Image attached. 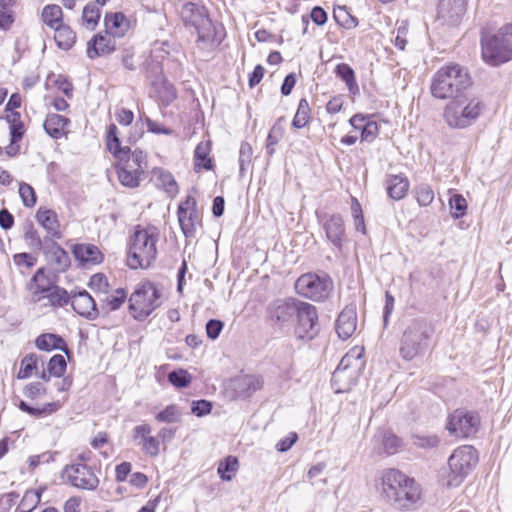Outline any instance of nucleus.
<instances>
[{
    "instance_id": "4d7b16f0",
    "label": "nucleus",
    "mask_w": 512,
    "mask_h": 512,
    "mask_svg": "<svg viewBox=\"0 0 512 512\" xmlns=\"http://www.w3.org/2000/svg\"><path fill=\"white\" fill-rule=\"evenodd\" d=\"M158 93H159V99L161 100L162 104L165 106L169 105L177 97V92H176V89L174 88V86L169 83H166V82H164L161 85Z\"/></svg>"
},
{
    "instance_id": "6e6d98bb",
    "label": "nucleus",
    "mask_w": 512,
    "mask_h": 512,
    "mask_svg": "<svg viewBox=\"0 0 512 512\" xmlns=\"http://www.w3.org/2000/svg\"><path fill=\"white\" fill-rule=\"evenodd\" d=\"M19 195L26 207H33L36 204V193L32 186L27 183H21L19 186Z\"/></svg>"
},
{
    "instance_id": "37998d69",
    "label": "nucleus",
    "mask_w": 512,
    "mask_h": 512,
    "mask_svg": "<svg viewBox=\"0 0 512 512\" xmlns=\"http://www.w3.org/2000/svg\"><path fill=\"white\" fill-rule=\"evenodd\" d=\"M118 179L123 186L129 188L138 187L144 174L135 172V170H129L126 168H116Z\"/></svg>"
},
{
    "instance_id": "4468645a",
    "label": "nucleus",
    "mask_w": 512,
    "mask_h": 512,
    "mask_svg": "<svg viewBox=\"0 0 512 512\" xmlns=\"http://www.w3.org/2000/svg\"><path fill=\"white\" fill-rule=\"evenodd\" d=\"M295 317L297 319L296 332L299 337L312 339L317 334L318 315L316 307L299 300Z\"/></svg>"
},
{
    "instance_id": "39448f33",
    "label": "nucleus",
    "mask_w": 512,
    "mask_h": 512,
    "mask_svg": "<svg viewBox=\"0 0 512 512\" xmlns=\"http://www.w3.org/2000/svg\"><path fill=\"white\" fill-rule=\"evenodd\" d=\"M485 108L478 97H467L465 94L451 100L444 108L443 118L452 129H465L472 126L481 116Z\"/></svg>"
},
{
    "instance_id": "a211bd4d",
    "label": "nucleus",
    "mask_w": 512,
    "mask_h": 512,
    "mask_svg": "<svg viewBox=\"0 0 512 512\" xmlns=\"http://www.w3.org/2000/svg\"><path fill=\"white\" fill-rule=\"evenodd\" d=\"M323 229L327 239L340 250L345 240V225L342 216L339 214L327 216L323 222Z\"/></svg>"
},
{
    "instance_id": "603ef678",
    "label": "nucleus",
    "mask_w": 512,
    "mask_h": 512,
    "mask_svg": "<svg viewBox=\"0 0 512 512\" xmlns=\"http://www.w3.org/2000/svg\"><path fill=\"white\" fill-rule=\"evenodd\" d=\"M449 206L451 209L452 217L458 219L465 214L467 209V202L462 195L454 194L449 199Z\"/></svg>"
},
{
    "instance_id": "4c0bfd02",
    "label": "nucleus",
    "mask_w": 512,
    "mask_h": 512,
    "mask_svg": "<svg viewBox=\"0 0 512 512\" xmlns=\"http://www.w3.org/2000/svg\"><path fill=\"white\" fill-rule=\"evenodd\" d=\"M35 345L38 349L44 350V351H51L53 349H61L66 351L65 347V341L55 334H42L37 337L35 341Z\"/></svg>"
},
{
    "instance_id": "052dcab7",
    "label": "nucleus",
    "mask_w": 512,
    "mask_h": 512,
    "mask_svg": "<svg viewBox=\"0 0 512 512\" xmlns=\"http://www.w3.org/2000/svg\"><path fill=\"white\" fill-rule=\"evenodd\" d=\"M12 122L10 126L11 142L14 143L20 140L23 136V124L20 121V114L15 112L12 114Z\"/></svg>"
},
{
    "instance_id": "a18cd8bd",
    "label": "nucleus",
    "mask_w": 512,
    "mask_h": 512,
    "mask_svg": "<svg viewBox=\"0 0 512 512\" xmlns=\"http://www.w3.org/2000/svg\"><path fill=\"white\" fill-rule=\"evenodd\" d=\"M38 365V356L36 354H28L26 355L22 361L20 370L17 374L18 379H27L29 378L34 371L37 370Z\"/></svg>"
},
{
    "instance_id": "c03bdc74",
    "label": "nucleus",
    "mask_w": 512,
    "mask_h": 512,
    "mask_svg": "<svg viewBox=\"0 0 512 512\" xmlns=\"http://www.w3.org/2000/svg\"><path fill=\"white\" fill-rule=\"evenodd\" d=\"M238 470V460L233 456H228L224 461L219 463L217 472L220 478L225 481H230L234 473Z\"/></svg>"
},
{
    "instance_id": "7c9ffc66",
    "label": "nucleus",
    "mask_w": 512,
    "mask_h": 512,
    "mask_svg": "<svg viewBox=\"0 0 512 512\" xmlns=\"http://www.w3.org/2000/svg\"><path fill=\"white\" fill-rule=\"evenodd\" d=\"M55 31L54 40L57 46L63 50H69L76 42V33L66 24L53 29Z\"/></svg>"
},
{
    "instance_id": "e2e57ef3",
    "label": "nucleus",
    "mask_w": 512,
    "mask_h": 512,
    "mask_svg": "<svg viewBox=\"0 0 512 512\" xmlns=\"http://www.w3.org/2000/svg\"><path fill=\"white\" fill-rule=\"evenodd\" d=\"M253 150L249 143L242 142L239 150V167L240 171L245 170V166L250 164Z\"/></svg>"
},
{
    "instance_id": "cd10ccee",
    "label": "nucleus",
    "mask_w": 512,
    "mask_h": 512,
    "mask_svg": "<svg viewBox=\"0 0 512 512\" xmlns=\"http://www.w3.org/2000/svg\"><path fill=\"white\" fill-rule=\"evenodd\" d=\"M70 120L59 114H48L43 127L48 135L54 139H59L65 134V128Z\"/></svg>"
},
{
    "instance_id": "0eeeda50",
    "label": "nucleus",
    "mask_w": 512,
    "mask_h": 512,
    "mask_svg": "<svg viewBox=\"0 0 512 512\" xmlns=\"http://www.w3.org/2000/svg\"><path fill=\"white\" fill-rule=\"evenodd\" d=\"M481 55L490 66L508 62L512 58V25L500 28L493 35L482 36Z\"/></svg>"
},
{
    "instance_id": "ea45409f",
    "label": "nucleus",
    "mask_w": 512,
    "mask_h": 512,
    "mask_svg": "<svg viewBox=\"0 0 512 512\" xmlns=\"http://www.w3.org/2000/svg\"><path fill=\"white\" fill-rule=\"evenodd\" d=\"M402 446V440L390 431H385L382 434L380 453L387 455L395 454Z\"/></svg>"
},
{
    "instance_id": "774afa93",
    "label": "nucleus",
    "mask_w": 512,
    "mask_h": 512,
    "mask_svg": "<svg viewBox=\"0 0 512 512\" xmlns=\"http://www.w3.org/2000/svg\"><path fill=\"white\" fill-rule=\"evenodd\" d=\"M13 261L17 266H25L26 268H32L37 259L29 253H19L13 256Z\"/></svg>"
},
{
    "instance_id": "338daca9",
    "label": "nucleus",
    "mask_w": 512,
    "mask_h": 512,
    "mask_svg": "<svg viewBox=\"0 0 512 512\" xmlns=\"http://www.w3.org/2000/svg\"><path fill=\"white\" fill-rule=\"evenodd\" d=\"M222 329L223 322L220 320L211 319L206 323L207 336L212 340H215L219 337Z\"/></svg>"
},
{
    "instance_id": "680f3d73",
    "label": "nucleus",
    "mask_w": 512,
    "mask_h": 512,
    "mask_svg": "<svg viewBox=\"0 0 512 512\" xmlns=\"http://www.w3.org/2000/svg\"><path fill=\"white\" fill-rule=\"evenodd\" d=\"M379 133V126L375 121H367L365 127H362L361 140L366 142H372Z\"/></svg>"
},
{
    "instance_id": "a878e982",
    "label": "nucleus",
    "mask_w": 512,
    "mask_h": 512,
    "mask_svg": "<svg viewBox=\"0 0 512 512\" xmlns=\"http://www.w3.org/2000/svg\"><path fill=\"white\" fill-rule=\"evenodd\" d=\"M36 219L52 239H60L62 237L56 212L50 209L40 208L36 213Z\"/></svg>"
},
{
    "instance_id": "5701e85b",
    "label": "nucleus",
    "mask_w": 512,
    "mask_h": 512,
    "mask_svg": "<svg viewBox=\"0 0 512 512\" xmlns=\"http://www.w3.org/2000/svg\"><path fill=\"white\" fill-rule=\"evenodd\" d=\"M115 50L114 37L109 35L97 34L88 42L87 56L94 59L105 54H109Z\"/></svg>"
},
{
    "instance_id": "79ce46f5",
    "label": "nucleus",
    "mask_w": 512,
    "mask_h": 512,
    "mask_svg": "<svg viewBox=\"0 0 512 512\" xmlns=\"http://www.w3.org/2000/svg\"><path fill=\"white\" fill-rule=\"evenodd\" d=\"M335 73L337 77H339L346 83L349 91L354 92V90H358L354 70L348 64H338L336 66Z\"/></svg>"
},
{
    "instance_id": "e433bc0d",
    "label": "nucleus",
    "mask_w": 512,
    "mask_h": 512,
    "mask_svg": "<svg viewBox=\"0 0 512 512\" xmlns=\"http://www.w3.org/2000/svg\"><path fill=\"white\" fill-rule=\"evenodd\" d=\"M284 121V117L278 118L268 133L266 139V150L267 154L270 156L274 154L275 146L278 144V142L282 139L284 135L285 130L282 124Z\"/></svg>"
},
{
    "instance_id": "49530a36",
    "label": "nucleus",
    "mask_w": 512,
    "mask_h": 512,
    "mask_svg": "<svg viewBox=\"0 0 512 512\" xmlns=\"http://www.w3.org/2000/svg\"><path fill=\"white\" fill-rule=\"evenodd\" d=\"M24 240L31 249L43 251L44 240L40 238L38 231L34 228L32 223L27 224L25 227Z\"/></svg>"
},
{
    "instance_id": "f03ea898",
    "label": "nucleus",
    "mask_w": 512,
    "mask_h": 512,
    "mask_svg": "<svg viewBox=\"0 0 512 512\" xmlns=\"http://www.w3.org/2000/svg\"><path fill=\"white\" fill-rule=\"evenodd\" d=\"M468 71L459 64H449L438 69L432 77L430 91L437 99H455L470 87Z\"/></svg>"
},
{
    "instance_id": "3c124183",
    "label": "nucleus",
    "mask_w": 512,
    "mask_h": 512,
    "mask_svg": "<svg viewBox=\"0 0 512 512\" xmlns=\"http://www.w3.org/2000/svg\"><path fill=\"white\" fill-rule=\"evenodd\" d=\"M416 200L420 206H429L434 200V192L432 188L425 183H421L415 187Z\"/></svg>"
},
{
    "instance_id": "473e14b6",
    "label": "nucleus",
    "mask_w": 512,
    "mask_h": 512,
    "mask_svg": "<svg viewBox=\"0 0 512 512\" xmlns=\"http://www.w3.org/2000/svg\"><path fill=\"white\" fill-rule=\"evenodd\" d=\"M363 349L355 347L351 349L348 353H346L340 363L339 367L347 368V370L359 372L364 366V361L362 359Z\"/></svg>"
},
{
    "instance_id": "423d86ee",
    "label": "nucleus",
    "mask_w": 512,
    "mask_h": 512,
    "mask_svg": "<svg viewBox=\"0 0 512 512\" xmlns=\"http://www.w3.org/2000/svg\"><path fill=\"white\" fill-rule=\"evenodd\" d=\"M477 463L478 454L472 446L458 447L448 459V469L440 472V483L446 487L459 486Z\"/></svg>"
},
{
    "instance_id": "2f4dec72",
    "label": "nucleus",
    "mask_w": 512,
    "mask_h": 512,
    "mask_svg": "<svg viewBox=\"0 0 512 512\" xmlns=\"http://www.w3.org/2000/svg\"><path fill=\"white\" fill-rule=\"evenodd\" d=\"M41 19L49 28L55 29L63 23V11L56 4L46 5L41 13Z\"/></svg>"
},
{
    "instance_id": "13d9d810",
    "label": "nucleus",
    "mask_w": 512,
    "mask_h": 512,
    "mask_svg": "<svg viewBox=\"0 0 512 512\" xmlns=\"http://www.w3.org/2000/svg\"><path fill=\"white\" fill-rule=\"evenodd\" d=\"M127 297L126 292L123 289H117L113 294L106 297V304L109 310L114 311L121 307Z\"/></svg>"
},
{
    "instance_id": "c9c22d12",
    "label": "nucleus",
    "mask_w": 512,
    "mask_h": 512,
    "mask_svg": "<svg viewBox=\"0 0 512 512\" xmlns=\"http://www.w3.org/2000/svg\"><path fill=\"white\" fill-rule=\"evenodd\" d=\"M32 281L35 283V290L32 293V300L36 303L43 301V296L52 288L44 274V269L40 268L34 274Z\"/></svg>"
},
{
    "instance_id": "412c9836",
    "label": "nucleus",
    "mask_w": 512,
    "mask_h": 512,
    "mask_svg": "<svg viewBox=\"0 0 512 512\" xmlns=\"http://www.w3.org/2000/svg\"><path fill=\"white\" fill-rule=\"evenodd\" d=\"M262 380L260 377L255 375H239L231 380L230 387L233 390L235 396L245 397L249 396L262 387Z\"/></svg>"
},
{
    "instance_id": "72a5a7b5",
    "label": "nucleus",
    "mask_w": 512,
    "mask_h": 512,
    "mask_svg": "<svg viewBox=\"0 0 512 512\" xmlns=\"http://www.w3.org/2000/svg\"><path fill=\"white\" fill-rule=\"evenodd\" d=\"M210 150L211 147L209 141H202L196 146L194 151L195 169L204 168L206 170H211L213 168V161L209 157Z\"/></svg>"
},
{
    "instance_id": "de8ad7c7",
    "label": "nucleus",
    "mask_w": 512,
    "mask_h": 512,
    "mask_svg": "<svg viewBox=\"0 0 512 512\" xmlns=\"http://www.w3.org/2000/svg\"><path fill=\"white\" fill-rule=\"evenodd\" d=\"M335 21L345 29H352L358 25L357 19L345 7H338L333 11Z\"/></svg>"
},
{
    "instance_id": "f3484780",
    "label": "nucleus",
    "mask_w": 512,
    "mask_h": 512,
    "mask_svg": "<svg viewBox=\"0 0 512 512\" xmlns=\"http://www.w3.org/2000/svg\"><path fill=\"white\" fill-rule=\"evenodd\" d=\"M468 0H438V16L450 24H457L467 11Z\"/></svg>"
},
{
    "instance_id": "864d4df0",
    "label": "nucleus",
    "mask_w": 512,
    "mask_h": 512,
    "mask_svg": "<svg viewBox=\"0 0 512 512\" xmlns=\"http://www.w3.org/2000/svg\"><path fill=\"white\" fill-rule=\"evenodd\" d=\"M48 372L54 377H61L67 368V363L64 356L60 354L54 355L48 362Z\"/></svg>"
},
{
    "instance_id": "393cba45",
    "label": "nucleus",
    "mask_w": 512,
    "mask_h": 512,
    "mask_svg": "<svg viewBox=\"0 0 512 512\" xmlns=\"http://www.w3.org/2000/svg\"><path fill=\"white\" fill-rule=\"evenodd\" d=\"M106 31L112 37H123L130 28V21L122 12L106 14L104 18Z\"/></svg>"
},
{
    "instance_id": "c85d7f7f",
    "label": "nucleus",
    "mask_w": 512,
    "mask_h": 512,
    "mask_svg": "<svg viewBox=\"0 0 512 512\" xmlns=\"http://www.w3.org/2000/svg\"><path fill=\"white\" fill-rule=\"evenodd\" d=\"M74 256L82 262L100 263L103 259L99 248L92 244H78L73 249Z\"/></svg>"
},
{
    "instance_id": "7ed1b4c3",
    "label": "nucleus",
    "mask_w": 512,
    "mask_h": 512,
    "mask_svg": "<svg viewBox=\"0 0 512 512\" xmlns=\"http://www.w3.org/2000/svg\"><path fill=\"white\" fill-rule=\"evenodd\" d=\"M434 334L433 325L424 318H414L406 324L400 339L399 353L405 361L425 354Z\"/></svg>"
},
{
    "instance_id": "20e7f679",
    "label": "nucleus",
    "mask_w": 512,
    "mask_h": 512,
    "mask_svg": "<svg viewBox=\"0 0 512 512\" xmlns=\"http://www.w3.org/2000/svg\"><path fill=\"white\" fill-rule=\"evenodd\" d=\"M159 231L156 227L136 229L130 239L127 265L131 269H147L157 258L156 243Z\"/></svg>"
},
{
    "instance_id": "bf43d9fd",
    "label": "nucleus",
    "mask_w": 512,
    "mask_h": 512,
    "mask_svg": "<svg viewBox=\"0 0 512 512\" xmlns=\"http://www.w3.org/2000/svg\"><path fill=\"white\" fill-rule=\"evenodd\" d=\"M139 444L145 454L151 457H156L159 454L160 443L156 437L150 436L144 441H139Z\"/></svg>"
},
{
    "instance_id": "6e6552de",
    "label": "nucleus",
    "mask_w": 512,
    "mask_h": 512,
    "mask_svg": "<svg viewBox=\"0 0 512 512\" xmlns=\"http://www.w3.org/2000/svg\"><path fill=\"white\" fill-rule=\"evenodd\" d=\"M107 149L117 160L116 168H126L135 170L140 174L145 173L147 168V155L139 149L131 151L129 147H122L118 137V128L115 124H110L106 135Z\"/></svg>"
},
{
    "instance_id": "09e8293b",
    "label": "nucleus",
    "mask_w": 512,
    "mask_h": 512,
    "mask_svg": "<svg viewBox=\"0 0 512 512\" xmlns=\"http://www.w3.org/2000/svg\"><path fill=\"white\" fill-rule=\"evenodd\" d=\"M412 443L418 448L431 449L439 445L440 439L435 434H419L414 433L411 436Z\"/></svg>"
},
{
    "instance_id": "c756f323",
    "label": "nucleus",
    "mask_w": 512,
    "mask_h": 512,
    "mask_svg": "<svg viewBox=\"0 0 512 512\" xmlns=\"http://www.w3.org/2000/svg\"><path fill=\"white\" fill-rule=\"evenodd\" d=\"M71 296L68 292L59 286L52 288L43 296V306H52L54 308L63 307L70 302Z\"/></svg>"
},
{
    "instance_id": "8fccbe9b",
    "label": "nucleus",
    "mask_w": 512,
    "mask_h": 512,
    "mask_svg": "<svg viewBox=\"0 0 512 512\" xmlns=\"http://www.w3.org/2000/svg\"><path fill=\"white\" fill-rule=\"evenodd\" d=\"M155 419L161 423H176L181 419V412L177 405H168L164 410L160 411Z\"/></svg>"
},
{
    "instance_id": "f704fd0d",
    "label": "nucleus",
    "mask_w": 512,
    "mask_h": 512,
    "mask_svg": "<svg viewBox=\"0 0 512 512\" xmlns=\"http://www.w3.org/2000/svg\"><path fill=\"white\" fill-rule=\"evenodd\" d=\"M101 11L95 3H87L82 11L81 24L87 30H94L99 23Z\"/></svg>"
},
{
    "instance_id": "5fc2aeb1",
    "label": "nucleus",
    "mask_w": 512,
    "mask_h": 512,
    "mask_svg": "<svg viewBox=\"0 0 512 512\" xmlns=\"http://www.w3.org/2000/svg\"><path fill=\"white\" fill-rule=\"evenodd\" d=\"M168 381L177 388H185L190 384L191 376L186 370L180 369L170 372Z\"/></svg>"
},
{
    "instance_id": "2eb2a0df",
    "label": "nucleus",
    "mask_w": 512,
    "mask_h": 512,
    "mask_svg": "<svg viewBox=\"0 0 512 512\" xmlns=\"http://www.w3.org/2000/svg\"><path fill=\"white\" fill-rule=\"evenodd\" d=\"M178 221L186 237H193L196 231L198 221V212L196 209V199L187 196L185 201L178 207Z\"/></svg>"
},
{
    "instance_id": "58836bf2",
    "label": "nucleus",
    "mask_w": 512,
    "mask_h": 512,
    "mask_svg": "<svg viewBox=\"0 0 512 512\" xmlns=\"http://www.w3.org/2000/svg\"><path fill=\"white\" fill-rule=\"evenodd\" d=\"M14 0H0V30L8 31L14 23V13L12 6Z\"/></svg>"
},
{
    "instance_id": "9b49d317",
    "label": "nucleus",
    "mask_w": 512,
    "mask_h": 512,
    "mask_svg": "<svg viewBox=\"0 0 512 512\" xmlns=\"http://www.w3.org/2000/svg\"><path fill=\"white\" fill-rule=\"evenodd\" d=\"M295 289L298 294L314 301L326 299L333 289V282L326 274L318 275L306 273L301 275L296 283Z\"/></svg>"
},
{
    "instance_id": "f257e3e1",
    "label": "nucleus",
    "mask_w": 512,
    "mask_h": 512,
    "mask_svg": "<svg viewBox=\"0 0 512 512\" xmlns=\"http://www.w3.org/2000/svg\"><path fill=\"white\" fill-rule=\"evenodd\" d=\"M379 493L394 509L407 511L420 500L421 489L413 478L398 469L390 468L381 474Z\"/></svg>"
},
{
    "instance_id": "aec40b11",
    "label": "nucleus",
    "mask_w": 512,
    "mask_h": 512,
    "mask_svg": "<svg viewBox=\"0 0 512 512\" xmlns=\"http://www.w3.org/2000/svg\"><path fill=\"white\" fill-rule=\"evenodd\" d=\"M48 261L55 265L56 270L64 271L70 265L68 253L52 238H44V249L42 251Z\"/></svg>"
},
{
    "instance_id": "1a4fd4ad",
    "label": "nucleus",
    "mask_w": 512,
    "mask_h": 512,
    "mask_svg": "<svg viewBox=\"0 0 512 512\" xmlns=\"http://www.w3.org/2000/svg\"><path fill=\"white\" fill-rule=\"evenodd\" d=\"M162 293L156 284L144 282L135 289L129 298V311L137 321H144L161 306Z\"/></svg>"
},
{
    "instance_id": "ddd939ff",
    "label": "nucleus",
    "mask_w": 512,
    "mask_h": 512,
    "mask_svg": "<svg viewBox=\"0 0 512 512\" xmlns=\"http://www.w3.org/2000/svg\"><path fill=\"white\" fill-rule=\"evenodd\" d=\"M63 477L72 486L83 490L92 491L99 485V479L93 469L82 463L67 465L63 470Z\"/></svg>"
},
{
    "instance_id": "9d476101",
    "label": "nucleus",
    "mask_w": 512,
    "mask_h": 512,
    "mask_svg": "<svg viewBox=\"0 0 512 512\" xmlns=\"http://www.w3.org/2000/svg\"><path fill=\"white\" fill-rule=\"evenodd\" d=\"M180 15L186 27L195 29L199 43H213L215 28L204 6L187 2L182 6Z\"/></svg>"
},
{
    "instance_id": "6ab92c4d",
    "label": "nucleus",
    "mask_w": 512,
    "mask_h": 512,
    "mask_svg": "<svg viewBox=\"0 0 512 512\" xmlns=\"http://www.w3.org/2000/svg\"><path fill=\"white\" fill-rule=\"evenodd\" d=\"M70 303H71L73 310L77 314H79L89 320L96 319L99 314L98 310L96 308L95 300L85 290H82V291H79L78 293L73 294L71 296Z\"/></svg>"
},
{
    "instance_id": "dca6fc26",
    "label": "nucleus",
    "mask_w": 512,
    "mask_h": 512,
    "mask_svg": "<svg viewBox=\"0 0 512 512\" xmlns=\"http://www.w3.org/2000/svg\"><path fill=\"white\" fill-rule=\"evenodd\" d=\"M298 303L294 298L274 301L269 308L271 320L280 326L290 323L296 316Z\"/></svg>"
},
{
    "instance_id": "0e129e2a",
    "label": "nucleus",
    "mask_w": 512,
    "mask_h": 512,
    "mask_svg": "<svg viewBox=\"0 0 512 512\" xmlns=\"http://www.w3.org/2000/svg\"><path fill=\"white\" fill-rule=\"evenodd\" d=\"M211 410L212 404L207 400H197L192 402L191 411L198 417L209 414Z\"/></svg>"
},
{
    "instance_id": "a19ab883",
    "label": "nucleus",
    "mask_w": 512,
    "mask_h": 512,
    "mask_svg": "<svg viewBox=\"0 0 512 512\" xmlns=\"http://www.w3.org/2000/svg\"><path fill=\"white\" fill-rule=\"evenodd\" d=\"M310 122V106L307 99L302 98L299 101L296 114L292 120V126L300 129L308 125Z\"/></svg>"
},
{
    "instance_id": "4be33fe9",
    "label": "nucleus",
    "mask_w": 512,
    "mask_h": 512,
    "mask_svg": "<svg viewBox=\"0 0 512 512\" xmlns=\"http://www.w3.org/2000/svg\"><path fill=\"white\" fill-rule=\"evenodd\" d=\"M357 326L356 309L353 306L345 307L336 321V332L339 338L346 340L352 336Z\"/></svg>"
},
{
    "instance_id": "b1692460",
    "label": "nucleus",
    "mask_w": 512,
    "mask_h": 512,
    "mask_svg": "<svg viewBox=\"0 0 512 512\" xmlns=\"http://www.w3.org/2000/svg\"><path fill=\"white\" fill-rule=\"evenodd\" d=\"M360 373L337 367L332 374L331 384L336 393L348 392L357 382Z\"/></svg>"
},
{
    "instance_id": "f8f14e48",
    "label": "nucleus",
    "mask_w": 512,
    "mask_h": 512,
    "mask_svg": "<svg viewBox=\"0 0 512 512\" xmlns=\"http://www.w3.org/2000/svg\"><path fill=\"white\" fill-rule=\"evenodd\" d=\"M479 425L480 418L477 413L456 409L448 416L446 429L455 437L468 438L478 431Z\"/></svg>"
},
{
    "instance_id": "bb28decb",
    "label": "nucleus",
    "mask_w": 512,
    "mask_h": 512,
    "mask_svg": "<svg viewBox=\"0 0 512 512\" xmlns=\"http://www.w3.org/2000/svg\"><path fill=\"white\" fill-rule=\"evenodd\" d=\"M385 183L387 193L393 200L403 199L409 190V181L402 174L388 175Z\"/></svg>"
},
{
    "instance_id": "69168bd1",
    "label": "nucleus",
    "mask_w": 512,
    "mask_h": 512,
    "mask_svg": "<svg viewBox=\"0 0 512 512\" xmlns=\"http://www.w3.org/2000/svg\"><path fill=\"white\" fill-rule=\"evenodd\" d=\"M159 180L167 193L173 194L177 192V183L170 173L161 171Z\"/></svg>"
}]
</instances>
